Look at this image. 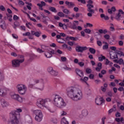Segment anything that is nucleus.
Segmentation results:
<instances>
[{
	"mask_svg": "<svg viewBox=\"0 0 124 124\" xmlns=\"http://www.w3.org/2000/svg\"><path fill=\"white\" fill-rule=\"evenodd\" d=\"M110 49L111 50H112V51H116V50L117 49V47H116L115 46H111L110 47Z\"/></svg>",
	"mask_w": 124,
	"mask_h": 124,
	"instance_id": "obj_57",
	"label": "nucleus"
},
{
	"mask_svg": "<svg viewBox=\"0 0 124 124\" xmlns=\"http://www.w3.org/2000/svg\"><path fill=\"white\" fill-rule=\"evenodd\" d=\"M37 51L38 52V53H43L44 52V51H43L42 49L39 48H38L37 49Z\"/></svg>",
	"mask_w": 124,
	"mask_h": 124,
	"instance_id": "obj_49",
	"label": "nucleus"
},
{
	"mask_svg": "<svg viewBox=\"0 0 124 124\" xmlns=\"http://www.w3.org/2000/svg\"><path fill=\"white\" fill-rule=\"evenodd\" d=\"M101 89L102 92H106V88L105 87H103V86H102V87H101Z\"/></svg>",
	"mask_w": 124,
	"mask_h": 124,
	"instance_id": "obj_64",
	"label": "nucleus"
},
{
	"mask_svg": "<svg viewBox=\"0 0 124 124\" xmlns=\"http://www.w3.org/2000/svg\"><path fill=\"white\" fill-rule=\"evenodd\" d=\"M67 44H68V45H70V46H73V45H74V43L70 41L68 42Z\"/></svg>",
	"mask_w": 124,
	"mask_h": 124,
	"instance_id": "obj_53",
	"label": "nucleus"
},
{
	"mask_svg": "<svg viewBox=\"0 0 124 124\" xmlns=\"http://www.w3.org/2000/svg\"><path fill=\"white\" fill-rule=\"evenodd\" d=\"M38 89L40 90V91H43V89H44V84L43 83H41Z\"/></svg>",
	"mask_w": 124,
	"mask_h": 124,
	"instance_id": "obj_27",
	"label": "nucleus"
},
{
	"mask_svg": "<svg viewBox=\"0 0 124 124\" xmlns=\"http://www.w3.org/2000/svg\"><path fill=\"white\" fill-rule=\"evenodd\" d=\"M34 114L36 115L35 117V121L37 122H41L43 119V114L40 110H36L34 111Z\"/></svg>",
	"mask_w": 124,
	"mask_h": 124,
	"instance_id": "obj_7",
	"label": "nucleus"
},
{
	"mask_svg": "<svg viewBox=\"0 0 124 124\" xmlns=\"http://www.w3.org/2000/svg\"><path fill=\"white\" fill-rule=\"evenodd\" d=\"M118 44L119 46H123L124 45V42L122 41H119Z\"/></svg>",
	"mask_w": 124,
	"mask_h": 124,
	"instance_id": "obj_55",
	"label": "nucleus"
},
{
	"mask_svg": "<svg viewBox=\"0 0 124 124\" xmlns=\"http://www.w3.org/2000/svg\"><path fill=\"white\" fill-rule=\"evenodd\" d=\"M54 104L57 107L59 108H63L66 106V103L64 102V100L61 97H59L58 95H56V96L54 99Z\"/></svg>",
	"mask_w": 124,
	"mask_h": 124,
	"instance_id": "obj_3",
	"label": "nucleus"
},
{
	"mask_svg": "<svg viewBox=\"0 0 124 124\" xmlns=\"http://www.w3.org/2000/svg\"><path fill=\"white\" fill-rule=\"evenodd\" d=\"M1 105L3 107H6V106H8V104L7 103V102L3 100L1 101Z\"/></svg>",
	"mask_w": 124,
	"mask_h": 124,
	"instance_id": "obj_23",
	"label": "nucleus"
},
{
	"mask_svg": "<svg viewBox=\"0 0 124 124\" xmlns=\"http://www.w3.org/2000/svg\"><path fill=\"white\" fill-rule=\"evenodd\" d=\"M53 124H58V120L56 118H54L52 120Z\"/></svg>",
	"mask_w": 124,
	"mask_h": 124,
	"instance_id": "obj_54",
	"label": "nucleus"
},
{
	"mask_svg": "<svg viewBox=\"0 0 124 124\" xmlns=\"http://www.w3.org/2000/svg\"><path fill=\"white\" fill-rule=\"evenodd\" d=\"M18 3H19V4H20L21 5H25V3H24L23 2V1H22V0H19L18 1Z\"/></svg>",
	"mask_w": 124,
	"mask_h": 124,
	"instance_id": "obj_58",
	"label": "nucleus"
},
{
	"mask_svg": "<svg viewBox=\"0 0 124 124\" xmlns=\"http://www.w3.org/2000/svg\"><path fill=\"white\" fill-rule=\"evenodd\" d=\"M61 60L62 62H66V57H61Z\"/></svg>",
	"mask_w": 124,
	"mask_h": 124,
	"instance_id": "obj_52",
	"label": "nucleus"
},
{
	"mask_svg": "<svg viewBox=\"0 0 124 124\" xmlns=\"http://www.w3.org/2000/svg\"><path fill=\"white\" fill-rule=\"evenodd\" d=\"M82 115L83 117H87L89 115V112L87 109H84L82 111Z\"/></svg>",
	"mask_w": 124,
	"mask_h": 124,
	"instance_id": "obj_18",
	"label": "nucleus"
},
{
	"mask_svg": "<svg viewBox=\"0 0 124 124\" xmlns=\"http://www.w3.org/2000/svg\"><path fill=\"white\" fill-rule=\"evenodd\" d=\"M57 15L58 16H59V17H64L65 15L64 14H63V13L62 12H60L57 14Z\"/></svg>",
	"mask_w": 124,
	"mask_h": 124,
	"instance_id": "obj_29",
	"label": "nucleus"
},
{
	"mask_svg": "<svg viewBox=\"0 0 124 124\" xmlns=\"http://www.w3.org/2000/svg\"><path fill=\"white\" fill-rule=\"evenodd\" d=\"M87 10L88 12H89L87 13V16H88V17H93V15L94 14V12H95V11L93 9L94 6L93 4L88 3L87 4Z\"/></svg>",
	"mask_w": 124,
	"mask_h": 124,
	"instance_id": "obj_6",
	"label": "nucleus"
},
{
	"mask_svg": "<svg viewBox=\"0 0 124 124\" xmlns=\"http://www.w3.org/2000/svg\"><path fill=\"white\" fill-rule=\"evenodd\" d=\"M61 124H69L68 121H66L65 117H63L61 120Z\"/></svg>",
	"mask_w": 124,
	"mask_h": 124,
	"instance_id": "obj_19",
	"label": "nucleus"
},
{
	"mask_svg": "<svg viewBox=\"0 0 124 124\" xmlns=\"http://www.w3.org/2000/svg\"><path fill=\"white\" fill-rule=\"evenodd\" d=\"M11 98L13 99H15V100H17V101H18V102H23V98L20 97L19 94H14L11 95Z\"/></svg>",
	"mask_w": 124,
	"mask_h": 124,
	"instance_id": "obj_10",
	"label": "nucleus"
},
{
	"mask_svg": "<svg viewBox=\"0 0 124 124\" xmlns=\"http://www.w3.org/2000/svg\"><path fill=\"white\" fill-rule=\"evenodd\" d=\"M67 94L70 98L74 100H81L83 95L81 92H78L74 87H70L67 88Z\"/></svg>",
	"mask_w": 124,
	"mask_h": 124,
	"instance_id": "obj_2",
	"label": "nucleus"
},
{
	"mask_svg": "<svg viewBox=\"0 0 124 124\" xmlns=\"http://www.w3.org/2000/svg\"><path fill=\"white\" fill-rule=\"evenodd\" d=\"M70 28L73 30H77V26L75 23L72 26H70Z\"/></svg>",
	"mask_w": 124,
	"mask_h": 124,
	"instance_id": "obj_33",
	"label": "nucleus"
},
{
	"mask_svg": "<svg viewBox=\"0 0 124 124\" xmlns=\"http://www.w3.org/2000/svg\"><path fill=\"white\" fill-rule=\"evenodd\" d=\"M65 4H66V5H68L69 6V7H74L75 6V4L74 3H73V2H69L68 1H66L65 2Z\"/></svg>",
	"mask_w": 124,
	"mask_h": 124,
	"instance_id": "obj_17",
	"label": "nucleus"
},
{
	"mask_svg": "<svg viewBox=\"0 0 124 124\" xmlns=\"http://www.w3.org/2000/svg\"><path fill=\"white\" fill-rule=\"evenodd\" d=\"M48 102H50V99H39L36 102V105L38 107H40L41 106L45 107V104Z\"/></svg>",
	"mask_w": 124,
	"mask_h": 124,
	"instance_id": "obj_8",
	"label": "nucleus"
},
{
	"mask_svg": "<svg viewBox=\"0 0 124 124\" xmlns=\"http://www.w3.org/2000/svg\"><path fill=\"white\" fill-rule=\"evenodd\" d=\"M108 95L110 97H112V96H113V93H112L111 92H109L108 93Z\"/></svg>",
	"mask_w": 124,
	"mask_h": 124,
	"instance_id": "obj_56",
	"label": "nucleus"
},
{
	"mask_svg": "<svg viewBox=\"0 0 124 124\" xmlns=\"http://www.w3.org/2000/svg\"><path fill=\"white\" fill-rule=\"evenodd\" d=\"M30 35H31V32H26V33L23 34V36H30Z\"/></svg>",
	"mask_w": 124,
	"mask_h": 124,
	"instance_id": "obj_43",
	"label": "nucleus"
},
{
	"mask_svg": "<svg viewBox=\"0 0 124 124\" xmlns=\"http://www.w3.org/2000/svg\"><path fill=\"white\" fill-rule=\"evenodd\" d=\"M76 73L77 75H78L81 78H83L84 77V73L81 70L77 68L75 70Z\"/></svg>",
	"mask_w": 124,
	"mask_h": 124,
	"instance_id": "obj_13",
	"label": "nucleus"
},
{
	"mask_svg": "<svg viewBox=\"0 0 124 124\" xmlns=\"http://www.w3.org/2000/svg\"><path fill=\"white\" fill-rule=\"evenodd\" d=\"M116 10V7L113 6L111 9H108V12L109 14H113V12H115Z\"/></svg>",
	"mask_w": 124,
	"mask_h": 124,
	"instance_id": "obj_15",
	"label": "nucleus"
},
{
	"mask_svg": "<svg viewBox=\"0 0 124 124\" xmlns=\"http://www.w3.org/2000/svg\"><path fill=\"white\" fill-rule=\"evenodd\" d=\"M40 34H41V32L36 31L35 33V35L36 37H39L40 36Z\"/></svg>",
	"mask_w": 124,
	"mask_h": 124,
	"instance_id": "obj_39",
	"label": "nucleus"
},
{
	"mask_svg": "<svg viewBox=\"0 0 124 124\" xmlns=\"http://www.w3.org/2000/svg\"><path fill=\"white\" fill-rule=\"evenodd\" d=\"M12 36L14 38H15V39H17L18 38L17 35L15 34H13Z\"/></svg>",
	"mask_w": 124,
	"mask_h": 124,
	"instance_id": "obj_59",
	"label": "nucleus"
},
{
	"mask_svg": "<svg viewBox=\"0 0 124 124\" xmlns=\"http://www.w3.org/2000/svg\"><path fill=\"white\" fill-rule=\"evenodd\" d=\"M104 37L105 38V39H107V40L110 39V36L109 35V34L105 35Z\"/></svg>",
	"mask_w": 124,
	"mask_h": 124,
	"instance_id": "obj_45",
	"label": "nucleus"
},
{
	"mask_svg": "<svg viewBox=\"0 0 124 124\" xmlns=\"http://www.w3.org/2000/svg\"><path fill=\"white\" fill-rule=\"evenodd\" d=\"M0 10L1 11H5V8L3 5L0 6Z\"/></svg>",
	"mask_w": 124,
	"mask_h": 124,
	"instance_id": "obj_42",
	"label": "nucleus"
},
{
	"mask_svg": "<svg viewBox=\"0 0 124 124\" xmlns=\"http://www.w3.org/2000/svg\"><path fill=\"white\" fill-rule=\"evenodd\" d=\"M87 49V46H77L76 47V51L78 53H83V52L86 51Z\"/></svg>",
	"mask_w": 124,
	"mask_h": 124,
	"instance_id": "obj_11",
	"label": "nucleus"
},
{
	"mask_svg": "<svg viewBox=\"0 0 124 124\" xmlns=\"http://www.w3.org/2000/svg\"><path fill=\"white\" fill-rule=\"evenodd\" d=\"M116 54H117V55H120V57H122V56H124V52H123V51H118L116 52Z\"/></svg>",
	"mask_w": 124,
	"mask_h": 124,
	"instance_id": "obj_32",
	"label": "nucleus"
},
{
	"mask_svg": "<svg viewBox=\"0 0 124 124\" xmlns=\"http://www.w3.org/2000/svg\"><path fill=\"white\" fill-rule=\"evenodd\" d=\"M78 1L81 2L83 4H86V0H78Z\"/></svg>",
	"mask_w": 124,
	"mask_h": 124,
	"instance_id": "obj_46",
	"label": "nucleus"
},
{
	"mask_svg": "<svg viewBox=\"0 0 124 124\" xmlns=\"http://www.w3.org/2000/svg\"><path fill=\"white\" fill-rule=\"evenodd\" d=\"M47 72L51 75V76H58L59 73L55 70H54L52 67L47 68Z\"/></svg>",
	"mask_w": 124,
	"mask_h": 124,
	"instance_id": "obj_9",
	"label": "nucleus"
},
{
	"mask_svg": "<svg viewBox=\"0 0 124 124\" xmlns=\"http://www.w3.org/2000/svg\"><path fill=\"white\" fill-rule=\"evenodd\" d=\"M45 56L46 58H52L53 57V55L51 54L50 52H46V53H45Z\"/></svg>",
	"mask_w": 124,
	"mask_h": 124,
	"instance_id": "obj_24",
	"label": "nucleus"
},
{
	"mask_svg": "<svg viewBox=\"0 0 124 124\" xmlns=\"http://www.w3.org/2000/svg\"><path fill=\"white\" fill-rule=\"evenodd\" d=\"M47 110L50 112V113H55L56 112V109L54 107L47 108Z\"/></svg>",
	"mask_w": 124,
	"mask_h": 124,
	"instance_id": "obj_20",
	"label": "nucleus"
},
{
	"mask_svg": "<svg viewBox=\"0 0 124 124\" xmlns=\"http://www.w3.org/2000/svg\"><path fill=\"white\" fill-rule=\"evenodd\" d=\"M17 60H14L12 61V66L13 67H19L20 63H22L25 62V57L24 55H18Z\"/></svg>",
	"mask_w": 124,
	"mask_h": 124,
	"instance_id": "obj_4",
	"label": "nucleus"
},
{
	"mask_svg": "<svg viewBox=\"0 0 124 124\" xmlns=\"http://www.w3.org/2000/svg\"><path fill=\"white\" fill-rule=\"evenodd\" d=\"M108 2L107 1L103 0L102 1V4L105 5H107Z\"/></svg>",
	"mask_w": 124,
	"mask_h": 124,
	"instance_id": "obj_61",
	"label": "nucleus"
},
{
	"mask_svg": "<svg viewBox=\"0 0 124 124\" xmlns=\"http://www.w3.org/2000/svg\"><path fill=\"white\" fill-rule=\"evenodd\" d=\"M86 25L87 27H89L90 28H93V25L90 23H86Z\"/></svg>",
	"mask_w": 124,
	"mask_h": 124,
	"instance_id": "obj_51",
	"label": "nucleus"
},
{
	"mask_svg": "<svg viewBox=\"0 0 124 124\" xmlns=\"http://www.w3.org/2000/svg\"><path fill=\"white\" fill-rule=\"evenodd\" d=\"M95 102L97 105H101L104 102V99L101 97H96Z\"/></svg>",
	"mask_w": 124,
	"mask_h": 124,
	"instance_id": "obj_12",
	"label": "nucleus"
},
{
	"mask_svg": "<svg viewBox=\"0 0 124 124\" xmlns=\"http://www.w3.org/2000/svg\"><path fill=\"white\" fill-rule=\"evenodd\" d=\"M124 90V88L123 86L120 87L118 89V91H119V92H123Z\"/></svg>",
	"mask_w": 124,
	"mask_h": 124,
	"instance_id": "obj_48",
	"label": "nucleus"
},
{
	"mask_svg": "<svg viewBox=\"0 0 124 124\" xmlns=\"http://www.w3.org/2000/svg\"><path fill=\"white\" fill-rule=\"evenodd\" d=\"M101 57H100L98 58V60L99 62H102L103 60H105V59H106L105 56H103L102 55H101Z\"/></svg>",
	"mask_w": 124,
	"mask_h": 124,
	"instance_id": "obj_28",
	"label": "nucleus"
},
{
	"mask_svg": "<svg viewBox=\"0 0 124 124\" xmlns=\"http://www.w3.org/2000/svg\"><path fill=\"white\" fill-rule=\"evenodd\" d=\"M63 13H64L65 14H67L68 15L69 14V13H70V12L69 11V10H68L67 9H65L63 10Z\"/></svg>",
	"mask_w": 124,
	"mask_h": 124,
	"instance_id": "obj_35",
	"label": "nucleus"
},
{
	"mask_svg": "<svg viewBox=\"0 0 124 124\" xmlns=\"http://www.w3.org/2000/svg\"><path fill=\"white\" fill-rule=\"evenodd\" d=\"M120 17H121V14L118 13V14H117L115 16V19H116L117 21H120V20H121V19H120Z\"/></svg>",
	"mask_w": 124,
	"mask_h": 124,
	"instance_id": "obj_30",
	"label": "nucleus"
},
{
	"mask_svg": "<svg viewBox=\"0 0 124 124\" xmlns=\"http://www.w3.org/2000/svg\"><path fill=\"white\" fill-rule=\"evenodd\" d=\"M115 111H116V105H113V108L108 110V114H111V113Z\"/></svg>",
	"mask_w": 124,
	"mask_h": 124,
	"instance_id": "obj_21",
	"label": "nucleus"
},
{
	"mask_svg": "<svg viewBox=\"0 0 124 124\" xmlns=\"http://www.w3.org/2000/svg\"><path fill=\"white\" fill-rule=\"evenodd\" d=\"M78 64L80 67H83V66L85 65V63H84V62H79L78 63Z\"/></svg>",
	"mask_w": 124,
	"mask_h": 124,
	"instance_id": "obj_41",
	"label": "nucleus"
},
{
	"mask_svg": "<svg viewBox=\"0 0 124 124\" xmlns=\"http://www.w3.org/2000/svg\"><path fill=\"white\" fill-rule=\"evenodd\" d=\"M89 52H90L91 54H95V49L93 47H90L89 48Z\"/></svg>",
	"mask_w": 124,
	"mask_h": 124,
	"instance_id": "obj_26",
	"label": "nucleus"
},
{
	"mask_svg": "<svg viewBox=\"0 0 124 124\" xmlns=\"http://www.w3.org/2000/svg\"><path fill=\"white\" fill-rule=\"evenodd\" d=\"M49 53L51 54V55H55V54H57V52H55L54 50L49 51Z\"/></svg>",
	"mask_w": 124,
	"mask_h": 124,
	"instance_id": "obj_44",
	"label": "nucleus"
},
{
	"mask_svg": "<svg viewBox=\"0 0 124 124\" xmlns=\"http://www.w3.org/2000/svg\"><path fill=\"white\" fill-rule=\"evenodd\" d=\"M107 31H108L106 29H105L104 30L100 29L98 30V32L101 34L104 33V34H106V33H107Z\"/></svg>",
	"mask_w": 124,
	"mask_h": 124,
	"instance_id": "obj_22",
	"label": "nucleus"
},
{
	"mask_svg": "<svg viewBox=\"0 0 124 124\" xmlns=\"http://www.w3.org/2000/svg\"><path fill=\"white\" fill-rule=\"evenodd\" d=\"M17 92L20 94L24 95L27 92V86L24 84H18L16 86Z\"/></svg>",
	"mask_w": 124,
	"mask_h": 124,
	"instance_id": "obj_5",
	"label": "nucleus"
},
{
	"mask_svg": "<svg viewBox=\"0 0 124 124\" xmlns=\"http://www.w3.org/2000/svg\"><path fill=\"white\" fill-rule=\"evenodd\" d=\"M90 79H93L94 78V76L93 74H90L89 76Z\"/></svg>",
	"mask_w": 124,
	"mask_h": 124,
	"instance_id": "obj_63",
	"label": "nucleus"
},
{
	"mask_svg": "<svg viewBox=\"0 0 124 124\" xmlns=\"http://www.w3.org/2000/svg\"><path fill=\"white\" fill-rule=\"evenodd\" d=\"M84 31L85 32H86V33H91V32H92V31L90 29H85L84 30Z\"/></svg>",
	"mask_w": 124,
	"mask_h": 124,
	"instance_id": "obj_36",
	"label": "nucleus"
},
{
	"mask_svg": "<svg viewBox=\"0 0 124 124\" xmlns=\"http://www.w3.org/2000/svg\"><path fill=\"white\" fill-rule=\"evenodd\" d=\"M22 112L21 108H17L16 110L12 111L9 113V120L7 121V124H22L19 121L20 119V113Z\"/></svg>",
	"mask_w": 124,
	"mask_h": 124,
	"instance_id": "obj_1",
	"label": "nucleus"
},
{
	"mask_svg": "<svg viewBox=\"0 0 124 124\" xmlns=\"http://www.w3.org/2000/svg\"><path fill=\"white\" fill-rule=\"evenodd\" d=\"M13 20L14 21H18V20H19V17L16 15H14L13 16Z\"/></svg>",
	"mask_w": 124,
	"mask_h": 124,
	"instance_id": "obj_38",
	"label": "nucleus"
},
{
	"mask_svg": "<svg viewBox=\"0 0 124 124\" xmlns=\"http://www.w3.org/2000/svg\"><path fill=\"white\" fill-rule=\"evenodd\" d=\"M123 62H124V60H123V59L121 58L119 59V60H118V62H117L118 63H119V64H122Z\"/></svg>",
	"mask_w": 124,
	"mask_h": 124,
	"instance_id": "obj_47",
	"label": "nucleus"
},
{
	"mask_svg": "<svg viewBox=\"0 0 124 124\" xmlns=\"http://www.w3.org/2000/svg\"><path fill=\"white\" fill-rule=\"evenodd\" d=\"M88 80H89V78L85 77L83 78H81L79 79V81H80V82H82V83H85V84H87V85H88V82H87V81H88Z\"/></svg>",
	"mask_w": 124,
	"mask_h": 124,
	"instance_id": "obj_16",
	"label": "nucleus"
},
{
	"mask_svg": "<svg viewBox=\"0 0 124 124\" xmlns=\"http://www.w3.org/2000/svg\"><path fill=\"white\" fill-rule=\"evenodd\" d=\"M49 10L52 12H54V13H57V10L56 9V8H55L54 7H50Z\"/></svg>",
	"mask_w": 124,
	"mask_h": 124,
	"instance_id": "obj_25",
	"label": "nucleus"
},
{
	"mask_svg": "<svg viewBox=\"0 0 124 124\" xmlns=\"http://www.w3.org/2000/svg\"><path fill=\"white\" fill-rule=\"evenodd\" d=\"M7 94L6 89H0V96H5Z\"/></svg>",
	"mask_w": 124,
	"mask_h": 124,
	"instance_id": "obj_14",
	"label": "nucleus"
},
{
	"mask_svg": "<svg viewBox=\"0 0 124 124\" xmlns=\"http://www.w3.org/2000/svg\"><path fill=\"white\" fill-rule=\"evenodd\" d=\"M97 44L98 46H102V42L100 41H97Z\"/></svg>",
	"mask_w": 124,
	"mask_h": 124,
	"instance_id": "obj_50",
	"label": "nucleus"
},
{
	"mask_svg": "<svg viewBox=\"0 0 124 124\" xmlns=\"http://www.w3.org/2000/svg\"><path fill=\"white\" fill-rule=\"evenodd\" d=\"M14 25L15 27H20V23L18 21H15L14 23Z\"/></svg>",
	"mask_w": 124,
	"mask_h": 124,
	"instance_id": "obj_37",
	"label": "nucleus"
},
{
	"mask_svg": "<svg viewBox=\"0 0 124 124\" xmlns=\"http://www.w3.org/2000/svg\"><path fill=\"white\" fill-rule=\"evenodd\" d=\"M4 80V76L1 74V73L0 72V82Z\"/></svg>",
	"mask_w": 124,
	"mask_h": 124,
	"instance_id": "obj_31",
	"label": "nucleus"
},
{
	"mask_svg": "<svg viewBox=\"0 0 124 124\" xmlns=\"http://www.w3.org/2000/svg\"><path fill=\"white\" fill-rule=\"evenodd\" d=\"M106 45H105L103 46V50H107L108 49V45H107V43H106Z\"/></svg>",
	"mask_w": 124,
	"mask_h": 124,
	"instance_id": "obj_40",
	"label": "nucleus"
},
{
	"mask_svg": "<svg viewBox=\"0 0 124 124\" xmlns=\"http://www.w3.org/2000/svg\"><path fill=\"white\" fill-rule=\"evenodd\" d=\"M86 72L87 73V74H90L92 73V69H91L90 68H87L86 69Z\"/></svg>",
	"mask_w": 124,
	"mask_h": 124,
	"instance_id": "obj_34",
	"label": "nucleus"
},
{
	"mask_svg": "<svg viewBox=\"0 0 124 124\" xmlns=\"http://www.w3.org/2000/svg\"><path fill=\"white\" fill-rule=\"evenodd\" d=\"M110 85L112 87H116V83H115L114 82H110Z\"/></svg>",
	"mask_w": 124,
	"mask_h": 124,
	"instance_id": "obj_60",
	"label": "nucleus"
},
{
	"mask_svg": "<svg viewBox=\"0 0 124 124\" xmlns=\"http://www.w3.org/2000/svg\"><path fill=\"white\" fill-rule=\"evenodd\" d=\"M56 53H58V54H60V55H62V51L60 49H58L56 51Z\"/></svg>",
	"mask_w": 124,
	"mask_h": 124,
	"instance_id": "obj_62",
	"label": "nucleus"
}]
</instances>
